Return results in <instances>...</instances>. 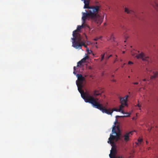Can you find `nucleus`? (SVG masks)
Instances as JSON below:
<instances>
[{
	"instance_id": "f257e3e1",
	"label": "nucleus",
	"mask_w": 158,
	"mask_h": 158,
	"mask_svg": "<svg viewBox=\"0 0 158 158\" xmlns=\"http://www.w3.org/2000/svg\"><path fill=\"white\" fill-rule=\"evenodd\" d=\"M84 2L85 4L84 8L88 9V10H85L86 12H82L83 19L88 17V20L94 22L98 26L100 25L103 21L104 17V16L102 17L99 14L100 6H89V0H84Z\"/></svg>"
},
{
	"instance_id": "f03ea898",
	"label": "nucleus",
	"mask_w": 158,
	"mask_h": 158,
	"mask_svg": "<svg viewBox=\"0 0 158 158\" xmlns=\"http://www.w3.org/2000/svg\"><path fill=\"white\" fill-rule=\"evenodd\" d=\"M118 131L116 132L115 131V125L113 126V127L112 130V134L110 135V137L108 139V143H110L112 146L111 150L110 151V153L109 154V156L110 158H116L113 155L117 153L116 149L114 146V143L113 142L114 140L115 141H117L118 140L120 139V136L121 134L120 132V130L118 127H117Z\"/></svg>"
},
{
	"instance_id": "7ed1b4c3",
	"label": "nucleus",
	"mask_w": 158,
	"mask_h": 158,
	"mask_svg": "<svg viewBox=\"0 0 158 158\" xmlns=\"http://www.w3.org/2000/svg\"><path fill=\"white\" fill-rule=\"evenodd\" d=\"M82 87L81 85L78 86V89L81 94V97L84 100L85 102L90 103L94 107L97 101H98L99 99L94 98L87 92L85 93L82 90Z\"/></svg>"
},
{
	"instance_id": "20e7f679",
	"label": "nucleus",
	"mask_w": 158,
	"mask_h": 158,
	"mask_svg": "<svg viewBox=\"0 0 158 158\" xmlns=\"http://www.w3.org/2000/svg\"><path fill=\"white\" fill-rule=\"evenodd\" d=\"M94 107L100 110L103 113H106L107 114L111 115L113 111L120 112V110L115 108H113L112 110L110 109L107 110L105 107H103L102 104L99 103L98 101H97Z\"/></svg>"
},
{
	"instance_id": "39448f33",
	"label": "nucleus",
	"mask_w": 158,
	"mask_h": 158,
	"mask_svg": "<svg viewBox=\"0 0 158 158\" xmlns=\"http://www.w3.org/2000/svg\"><path fill=\"white\" fill-rule=\"evenodd\" d=\"M87 19H88V17H86L85 19H83L82 17V24L81 26L78 25L77 29L73 32V38H75V39H77V40L79 41H81V35L80 34L77 33V31H79L82 28L85 26L86 24H85V23Z\"/></svg>"
},
{
	"instance_id": "423d86ee",
	"label": "nucleus",
	"mask_w": 158,
	"mask_h": 158,
	"mask_svg": "<svg viewBox=\"0 0 158 158\" xmlns=\"http://www.w3.org/2000/svg\"><path fill=\"white\" fill-rule=\"evenodd\" d=\"M73 40L72 44L73 46L76 49H81V46H83L85 48L87 47V46L85 44L84 42L82 41H79L77 40V39H75V38H72Z\"/></svg>"
},
{
	"instance_id": "0eeeda50",
	"label": "nucleus",
	"mask_w": 158,
	"mask_h": 158,
	"mask_svg": "<svg viewBox=\"0 0 158 158\" xmlns=\"http://www.w3.org/2000/svg\"><path fill=\"white\" fill-rule=\"evenodd\" d=\"M146 72L147 74H149L151 76L150 79L151 80L158 77V72H157L152 71L148 68L146 69Z\"/></svg>"
},
{
	"instance_id": "6e6552de",
	"label": "nucleus",
	"mask_w": 158,
	"mask_h": 158,
	"mask_svg": "<svg viewBox=\"0 0 158 158\" xmlns=\"http://www.w3.org/2000/svg\"><path fill=\"white\" fill-rule=\"evenodd\" d=\"M135 57H136L138 59H141L143 60L147 61L149 59V57L145 56L143 53L142 52L139 54L136 55Z\"/></svg>"
},
{
	"instance_id": "1a4fd4ad",
	"label": "nucleus",
	"mask_w": 158,
	"mask_h": 158,
	"mask_svg": "<svg viewBox=\"0 0 158 158\" xmlns=\"http://www.w3.org/2000/svg\"><path fill=\"white\" fill-rule=\"evenodd\" d=\"M132 133L133 131H130L126 133L123 135V137L125 142H127L129 140V137L132 135Z\"/></svg>"
},
{
	"instance_id": "9d476101",
	"label": "nucleus",
	"mask_w": 158,
	"mask_h": 158,
	"mask_svg": "<svg viewBox=\"0 0 158 158\" xmlns=\"http://www.w3.org/2000/svg\"><path fill=\"white\" fill-rule=\"evenodd\" d=\"M125 12L127 14H131L132 17H137V15L135 12L133 10H130L127 8L125 7Z\"/></svg>"
},
{
	"instance_id": "9b49d317",
	"label": "nucleus",
	"mask_w": 158,
	"mask_h": 158,
	"mask_svg": "<svg viewBox=\"0 0 158 158\" xmlns=\"http://www.w3.org/2000/svg\"><path fill=\"white\" fill-rule=\"evenodd\" d=\"M77 77L79 83L80 84H82V82L84 81L85 78L83 77L82 75L81 74H77Z\"/></svg>"
},
{
	"instance_id": "f8f14e48",
	"label": "nucleus",
	"mask_w": 158,
	"mask_h": 158,
	"mask_svg": "<svg viewBox=\"0 0 158 158\" xmlns=\"http://www.w3.org/2000/svg\"><path fill=\"white\" fill-rule=\"evenodd\" d=\"M128 97V95H126L124 97L120 98V102L121 103L127 105V100Z\"/></svg>"
},
{
	"instance_id": "ddd939ff",
	"label": "nucleus",
	"mask_w": 158,
	"mask_h": 158,
	"mask_svg": "<svg viewBox=\"0 0 158 158\" xmlns=\"http://www.w3.org/2000/svg\"><path fill=\"white\" fill-rule=\"evenodd\" d=\"M101 94V93L98 90H95L93 92V95L94 96H96Z\"/></svg>"
},
{
	"instance_id": "4468645a",
	"label": "nucleus",
	"mask_w": 158,
	"mask_h": 158,
	"mask_svg": "<svg viewBox=\"0 0 158 158\" xmlns=\"http://www.w3.org/2000/svg\"><path fill=\"white\" fill-rule=\"evenodd\" d=\"M89 58V56H87L83 58L82 59L81 61L82 63H85L86 62V60L88 59Z\"/></svg>"
},
{
	"instance_id": "2eb2a0df",
	"label": "nucleus",
	"mask_w": 158,
	"mask_h": 158,
	"mask_svg": "<svg viewBox=\"0 0 158 158\" xmlns=\"http://www.w3.org/2000/svg\"><path fill=\"white\" fill-rule=\"evenodd\" d=\"M127 105L121 103V105L119 106V109L120 110V111H121L122 109L125 106H127Z\"/></svg>"
},
{
	"instance_id": "dca6fc26",
	"label": "nucleus",
	"mask_w": 158,
	"mask_h": 158,
	"mask_svg": "<svg viewBox=\"0 0 158 158\" xmlns=\"http://www.w3.org/2000/svg\"><path fill=\"white\" fill-rule=\"evenodd\" d=\"M153 6L158 10V4L156 2H155L154 5H152Z\"/></svg>"
},
{
	"instance_id": "f3484780",
	"label": "nucleus",
	"mask_w": 158,
	"mask_h": 158,
	"mask_svg": "<svg viewBox=\"0 0 158 158\" xmlns=\"http://www.w3.org/2000/svg\"><path fill=\"white\" fill-rule=\"evenodd\" d=\"M86 51L87 53L89 54H90L92 52V51L91 50H89L88 48H87Z\"/></svg>"
},
{
	"instance_id": "a211bd4d",
	"label": "nucleus",
	"mask_w": 158,
	"mask_h": 158,
	"mask_svg": "<svg viewBox=\"0 0 158 158\" xmlns=\"http://www.w3.org/2000/svg\"><path fill=\"white\" fill-rule=\"evenodd\" d=\"M106 54H107V52H106L104 54L101 55V61L103 60V59H104V56L105 55H106Z\"/></svg>"
},
{
	"instance_id": "6ab92c4d",
	"label": "nucleus",
	"mask_w": 158,
	"mask_h": 158,
	"mask_svg": "<svg viewBox=\"0 0 158 158\" xmlns=\"http://www.w3.org/2000/svg\"><path fill=\"white\" fill-rule=\"evenodd\" d=\"M123 114H127L126 116H129L130 115V114L127 113H125L124 111L123 110H121V111H120Z\"/></svg>"
},
{
	"instance_id": "aec40b11",
	"label": "nucleus",
	"mask_w": 158,
	"mask_h": 158,
	"mask_svg": "<svg viewBox=\"0 0 158 158\" xmlns=\"http://www.w3.org/2000/svg\"><path fill=\"white\" fill-rule=\"evenodd\" d=\"M110 40L112 41H114V37L113 34H112L110 36Z\"/></svg>"
},
{
	"instance_id": "412c9836",
	"label": "nucleus",
	"mask_w": 158,
	"mask_h": 158,
	"mask_svg": "<svg viewBox=\"0 0 158 158\" xmlns=\"http://www.w3.org/2000/svg\"><path fill=\"white\" fill-rule=\"evenodd\" d=\"M82 63V62L81 60L79 61L77 63V67H79L80 66H81Z\"/></svg>"
},
{
	"instance_id": "4be33fe9",
	"label": "nucleus",
	"mask_w": 158,
	"mask_h": 158,
	"mask_svg": "<svg viewBox=\"0 0 158 158\" xmlns=\"http://www.w3.org/2000/svg\"><path fill=\"white\" fill-rule=\"evenodd\" d=\"M143 140V139H141V138H139L138 140V141L139 142V143H141Z\"/></svg>"
},
{
	"instance_id": "5701e85b",
	"label": "nucleus",
	"mask_w": 158,
	"mask_h": 158,
	"mask_svg": "<svg viewBox=\"0 0 158 158\" xmlns=\"http://www.w3.org/2000/svg\"><path fill=\"white\" fill-rule=\"evenodd\" d=\"M133 64V62H132L131 61H129L128 62V64Z\"/></svg>"
},
{
	"instance_id": "b1692460",
	"label": "nucleus",
	"mask_w": 158,
	"mask_h": 158,
	"mask_svg": "<svg viewBox=\"0 0 158 158\" xmlns=\"http://www.w3.org/2000/svg\"><path fill=\"white\" fill-rule=\"evenodd\" d=\"M110 57V56H107L106 57V60H108Z\"/></svg>"
},
{
	"instance_id": "393cba45",
	"label": "nucleus",
	"mask_w": 158,
	"mask_h": 158,
	"mask_svg": "<svg viewBox=\"0 0 158 158\" xmlns=\"http://www.w3.org/2000/svg\"><path fill=\"white\" fill-rule=\"evenodd\" d=\"M137 106L139 107H141V105H139V104H138L137 105Z\"/></svg>"
},
{
	"instance_id": "a878e982",
	"label": "nucleus",
	"mask_w": 158,
	"mask_h": 158,
	"mask_svg": "<svg viewBox=\"0 0 158 158\" xmlns=\"http://www.w3.org/2000/svg\"><path fill=\"white\" fill-rule=\"evenodd\" d=\"M133 84H134L137 85V84H138V83L137 82H136L133 83Z\"/></svg>"
},
{
	"instance_id": "bb28decb",
	"label": "nucleus",
	"mask_w": 158,
	"mask_h": 158,
	"mask_svg": "<svg viewBox=\"0 0 158 158\" xmlns=\"http://www.w3.org/2000/svg\"><path fill=\"white\" fill-rule=\"evenodd\" d=\"M73 69H74V70L76 71V67L74 66V68H73Z\"/></svg>"
},
{
	"instance_id": "cd10ccee",
	"label": "nucleus",
	"mask_w": 158,
	"mask_h": 158,
	"mask_svg": "<svg viewBox=\"0 0 158 158\" xmlns=\"http://www.w3.org/2000/svg\"><path fill=\"white\" fill-rule=\"evenodd\" d=\"M98 38H95L94 39V40L95 41H96L98 40Z\"/></svg>"
},
{
	"instance_id": "c85d7f7f",
	"label": "nucleus",
	"mask_w": 158,
	"mask_h": 158,
	"mask_svg": "<svg viewBox=\"0 0 158 158\" xmlns=\"http://www.w3.org/2000/svg\"><path fill=\"white\" fill-rule=\"evenodd\" d=\"M143 81H146V79H143Z\"/></svg>"
},
{
	"instance_id": "c756f323",
	"label": "nucleus",
	"mask_w": 158,
	"mask_h": 158,
	"mask_svg": "<svg viewBox=\"0 0 158 158\" xmlns=\"http://www.w3.org/2000/svg\"><path fill=\"white\" fill-rule=\"evenodd\" d=\"M73 73L74 74H76V71H73Z\"/></svg>"
},
{
	"instance_id": "7c9ffc66",
	"label": "nucleus",
	"mask_w": 158,
	"mask_h": 158,
	"mask_svg": "<svg viewBox=\"0 0 158 158\" xmlns=\"http://www.w3.org/2000/svg\"><path fill=\"white\" fill-rule=\"evenodd\" d=\"M112 81H113L114 82V81H115V80H114V79H112Z\"/></svg>"
},
{
	"instance_id": "2f4dec72",
	"label": "nucleus",
	"mask_w": 158,
	"mask_h": 158,
	"mask_svg": "<svg viewBox=\"0 0 158 158\" xmlns=\"http://www.w3.org/2000/svg\"><path fill=\"white\" fill-rule=\"evenodd\" d=\"M92 69V68H91V67L89 66V69Z\"/></svg>"
},
{
	"instance_id": "473e14b6",
	"label": "nucleus",
	"mask_w": 158,
	"mask_h": 158,
	"mask_svg": "<svg viewBox=\"0 0 158 158\" xmlns=\"http://www.w3.org/2000/svg\"><path fill=\"white\" fill-rule=\"evenodd\" d=\"M123 27H124L123 26H122V25H121V27L122 28H123Z\"/></svg>"
},
{
	"instance_id": "72a5a7b5",
	"label": "nucleus",
	"mask_w": 158,
	"mask_h": 158,
	"mask_svg": "<svg viewBox=\"0 0 158 158\" xmlns=\"http://www.w3.org/2000/svg\"><path fill=\"white\" fill-rule=\"evenodd\" d=\"M120 117V116H116V118H117V117Z\"/></svg>"
},
{
	"instance_id": "f704fd0d",
	"label": "nucleus",
	"mask_w": 158,
	"mask_h": 158,
	"mask_svg": "<svg viewBox=\"0 0 158 158\" xmlns=\"http://www.w3.org/2000/svg\"><path fill=\"white\" fill-rule=\"evenodd\" d=\"M125 51H123V54H124V53H125Z\"/></svg>"
},
{
	"instance_id": "c9c22d12",
	"label": "nucleus",
	"mask_w": 158,
	"mask_h": 158,
	"mask_svg": "<svg viewBox=\"0 0 158 158\" xmlns=\"http://www.w3.org/2000/svg\"><path fill=\"white\" fill-rule=\"evenodd\" d=\"M112 56V55H110L109 56L111 57Z\"/></svg>"
},
{
	"instance_id": "e433bc0d",
	"label": "nucleus",
	"mask_w": 158,
	"mask_h": 158,
	"mask_svg": "<svg viewBox=\"0 0 158 158\" xmlns=\"http://www.w3.org/2000/svg\"><path fill=\"white\" fill-rule=\"evenodd\" d=\"M112 77H114V75H112Z\"/></svg>"
},
{
	"instance_id": "4c0bfd02",
	"label": "nucleus",
	"mask_w": 158,
	"mask_h": 158,
	"mask_svg": "<svg viewBox=\"0 0 158 158\" xmlns=\"http://www.w3.org/2000/svg\"><path fill=\"white\" fill-rule=\"evenodd\" d=\"M151 129H148V130L149 131H150Z\"/></svg>"
},
{
	"instance_id": "58836bf2",
	"label": "nucleus",
	"mask_w": 158,
	"mask_h": 158,
	"mask_svg": "<svg viewBox=\"0 0 158 158\" xmlns=\"http://www.w3.org/2000/svg\"><path fill=\"white\" fill-rule=\"evenodd\" d=\"M140 83L141 84L142 82L141 81H140Z\"/></svg>"
},
{
	"instance_id": "ea45409f",
	"label": "nucleus",
	"mask_w": 158,
	"mask_h": 158,
	"mask_svg": "<svg viewBox=\"0 0 158 158\" xmlns=\"http://www.w3.org/2000/svg\"><path fill=\"white\" fill-rule=\"evenodd\" d=\"M125 116H121V117H124Z\"/></svg>"
}]
</instances>
